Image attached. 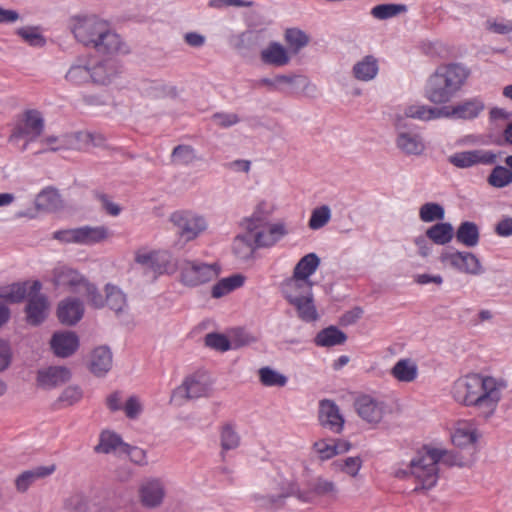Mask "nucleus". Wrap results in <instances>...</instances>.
I'll list each match as a JSON object with an SVG mask.
<instances>
[{"instance_id": "obj_58", "label": "nucleus", "mask_w": 512, "mask_h": 512, "mask_svg": "<svg viewBox=\"0 0 512 512\" xmlns=\"http://www.w3.org/2000/svg\"><path fill=\"white\" fill-rule=\"evenodd\" d=\"M285 40L294 51H299L308 44L309 38L302 30L290 28L285 32Z\"/></svg>"}, {"instance_id": "obj_56", "label": "nucleus", "mask_w": 512, "mask_h": 512, "mask_svg": "<svg viewBox=\"0 0 512 512\" xmlns=\"http://www.w3.org/2000/svg\"><path fill=\"white\" fill-rule=\"evenodd\" d=\"M485 29L491 33L507 35L512 33V20L501 17L489 18L485 21Z\"/></svg>"}, {"instance_id": "obj_10", "label": "nucleus", "mask_w": 512, "mask_h": 512, "mask_svg": "<svg viewBox=\"0 0 512 512\" xmlns=\"http://www.w3.org/2000/svg\"><path fill=\"white\" fill-rule=\"evenodd\" d=\"M44 129V120L41 113L37 110H28L24 113L23 118L14 128L9 137V141L17 143L21 139H25L21 150L25 151L29 142L38 138Z\"/></svg>"}, {"instance_id": "obj_54", "label": "nucleus", "mask_w": 512, "mask_h": 512, "mask_svg": "<svg viewBox=\"0 0 512 512\" xmlns=\"http://www.w3.org/2000/svg\"><path fill=\"white\" fill-rule=\"evenodd\" d=\"M94 448H133L126 444L122 437L111 430H105L100 434L99 444Z\"/></svg>"}, {"instance_id": "obj_8", "label": "nucleus", "mask_w": 512, "mask_h": 512, "mask_svg": "<svg viewBox=\"0 0 512 512\" xmlns=\"http://www.w3.org/2000/svg\"><path fill=\"white\" fill-rule=\"evenodd\" d=\"M179 268L181 281L190 287L207 283L215 279L220 272L217 264H207L199 260H184Z\"/></svg>"}, {"instance_id": "obj_31", "label": "nucleus", "mask_w": 512, "mask_h": 512, "mask_svg": "<svg viewBox=\"0 0 512 512\" xmlns=\"http://www.w3.org/2000/svg\"><path fill=\"white\" fill-rule=\"evenodd\" d=\"M379 73V61L373 55H366L358 60L352 67L353 77L361 82L374 80Z\"/></svg>"}, {"instance_id": "obj_40", "label": "nucleus", "mask_w": 512, "mask_h": 512, "mask_svg": "<svg viewBox=\"0 0 512 512\" xmlns=\"http://www.w3.org/2000/svg\"><path fill=\"white\" fill-rule=\"evenodd\" d=\"M297 311L298 317L305 322H314L318 320L319 314L314 305L313 294L310 296L299 297L288 301Z\"/></svg>"}, {"instance_id": "obj_20", "label": "nucleus", "mask_w": 512, "mask_h": 512, "mask_svg": "<svg viewBox=\"0 0 512 512\" xmlns=\"http://www.w3.org/2000/svg\"><path fill=\"white\" fill-rule=\"evenodd\" d=\"M138 91L145 97L152 99L176 98V86L160 79H142L137 83Z\"/></svg>"}, {"instance_id": "obj_22", "label": "nucleus", "mask_w": 512, "mask_h": 512, "mask_svg": "<svg viewBox=\"0 0 512 512\" xmlns=\"http://www.w3.org/2000/svg\"><path fill=\"white\" fill-rule=\"evenodd\" d=\"M104 138L100 134L87 131H79L71 134H64L61 145L64 149L87 150L90 147L101 146Z\"/></svg>"}, {"instance_id": "obj_9", "label": "nucleus", "mask_w": 512, "mask_h": 512, "mask_svg": "<svg viewBox=\"0 0 512 512\" xmlns=\"http://www.w3.org/2000/svg\"><path fill=\"white\" fill-rule=\"evenodd\" d=\"M354 408L358 416L370 425L380 424L392 412L384 400L366 394L355 399Z\"/></svg>"}, {"instance_id": "obj_7", "label": "nucleus", "mask_w": 512, "mask_h": 512, "mask_svg": "<svg viewBox=\"0 0 512 512\" xmlns=\"http://www.w3.org/2000/svg\"><path fill=\"white\" fill-rule=\"evenodd\" d=\"M176 234L186 242L196 239L208 227L205 217L190 210H179L169 216Z\"/></svg>"}, {"instance_id": "obj_28", "label": "nucleus", "mask_w": 512, "mask_h": 512, "mask_svg": "<svg viewBox=\"0 0 512 512\" xmlns=\"http://www.w3.org/2000/svg\"><path fill=\"white\" fill-rule=\"evenodd\" d=\"M90 63L88 56L76 58L65 74V80L72 85H83L90 82Z\"/></svg>"}, {"instance_id": "obj_59", "label": "nucleus", "mask_w": 512, "mask_h": 512, "mask_svg": "<svg viewBox=\"0 0 512 512\" xmlns=\"http://www.w3.org/2000/svg\"><path fill=\"white\" fill-rule=\"evenodd\" d=\"M221 448H236L240 445V436L230 424H225L220 432Z\"/></svg>"}, {"instance_id": "obj_14", "label": "nucleus", "mask_w": 512, "mask_h": 512, "mask_svg": "<svg viewBox=\"0 0 512 512\" xmlns=\"http://www.w3.org/2000/svg\"><path fill=\"white\" fill-rule=\"evenodd\" d=\"M211 392V382L204 373H196L188 376L184 382L174 390V399L194 400L206 397Z\"/></svg>"}, {"instance_id": "obj_33", "label": "nucleus", "mask_w": 512, "mask_h": 512, "mask_svg": "<svg viewBox=\"0 0 512 512\" xmlns=\"http://www.w3.org/2000/svg\"><path fill=\"white\" fill-rule=\"evenodd\" d=\"M483 435L471 425L464 424L458 427L451 436L454 446L463 448L474 445H484Z\"/></svg>"}, {"instance_id": "obj_17", "label": "nucleus", "mask_w": 512, "mask_h": 512, "mask_svg": "<svg viewBox=\"0 0 512 512\" xmlns=\"http://www.w3.org/2000/svg\"><path fill=\"white\" fill-rule=\"evenodd\" d=\"M497 160V154L491 150L476 149L457 152L448 157V162L461 169L476 165H492Z\"/></svg>"}, {"instance_id": "obj_55", "label": "nucleus", "mask_w": 512, "mask_h": 512, "mask_svg": "<svg viewBox=\"0 0 512 512\" xmlns=\"http://www.w3.org/2000/svg\"><path fill=\"white\" fill-rule=\"evenodd\" d=\"M17 34L33 47H42L46 42L38 27H22L17 30Z\"/></svg>"}, {"instance_id": "obj_6", "label": "nucleus", "mask_w": 512, "mask_h": 512, "mask_svg": "<svg viewBox=\"0 0 512 512\" xmlns=\"http://www.w3.org/2000/svg\"><path fill=\"white\" fill-rule=\"evenodd\" d=\"M254 87H265L268 91L285 95L299 92L308 98H316L319 94L318 87L308 77L300 74H278L273 78H260L254 82Z\"/></svg>"}, {"instance_id": "obj_24", "label": "nucleus", "mask_w": 512, "mask_h": 512, "mask_svg": "<svg viewBox=\"0 0 512 512\" xmlns=\"http://www.w3.org/2000/svg\"><path fill=\"white\" fill-rule=\"evenodd\" d=\"M85 281L82 275L67 266H57L53 270V283L67 287L72 292L81 293Z\"/></svg>"}, {"instance_id": "obj_63", "label": "nucleus", "mask_w": 512, "mask_h": 512, "mask_svg": "<svg viewBox=\"0 0 512 512\" xmlns=\"http://www.w3.org/2000/svg\"><path fill=\"white\" fill-rule=\"evenodd\" d=\"M81 293L86 294L89 302L95 308H102L105 306V300L93 284L85 281Z\"/></svg>"}, {"instance_id": "obj_62", "label": "nucleus", "mask_w": 512, "mask_h": 512, "mask_svg": "<svg viewBox=\"0 0 512 512\" xmlns=\"http://www.w3.org/2000/svg\"><path fill=\"white\" fill-rule=\"evenodd\" d=\"M412 241L416 246L417 254L420 257L427 258L432 254L433 243L426 233L415 236Z\"/></svg>"}, {"instance_id": "obj_50", "label": "nucleus", "mask_w": 512, "mask_h": 512, "mask_svg": "<svg viewBox=\"0 0 512 512\" xmlns=\"http://www.w3.org/2000/svg\"><path fill=\"white\" fill-rule=\"evenodd\" d=\"M259 378L264 386L283 387L287 384V377L270 367H262L259 370Z\"/></svg>"}, {"instance_id": "obj_5", "label": "nucleus", "mask_w": 512, "mask_h": 512, "mask_svg": "<svg viewBox=\"0 0 512 512\" xmlns=\"http://www.w3.org/2000/svg\"><path fill=\"white\" fill-rule=\"evenodd\" d=\"M280 490L277 498L269 497L271 504L286 497H295L301 503L312 504L320 497L335 498L338 493L335 483L323 477L311 480L307 489H301L294 479H285L280 483Z\"/></svg>"}, {"instance_id": "obj_25", "label": "nucleus", "mask_w": 512, "mask_h": 512, "mask_svg": "<svg viewBox=\"0 0 512 512\" xmlns=\"http://www.w3.org/2000/svg\"><path fill=\"white\" fill-rule=\"evenodd\" d=\"M135 261L144 269L151 270L157 274H162L167 269L169 255L166 252L161 251L140 250L135 255Z\"/></svg>"}, {"instance_id": "obj_34", "label": "nucleus", "mask_w": 512, "mask_h": 512, "mask_svg": "<svg viewBox=\"0 0 512 512\" xmlns=\"http://www.w3.org/2000/svg\"><path fill=\"white\" fill-rule=\"evenodd\" d=\"M287 234L286 226L283 223H276L270 225L266 231L260 229L252 235L255 240V246L259 248L272 247Z\"/></svg>"}, {"instance_id": "obj_45", "label": "nucleus", "mask_w": 512, "mask_h": 512, "mask_svg": "<svg viewBox=\"0 0 512 512\" xmlns=\"http://www.w3.org/2000/svg\"><path fill=\"white\" fill-rule=\"evenodd\" d=\"M35 207L42 211H56L61 207V199L54 189H45L35 199Z\"/></svg>"}, {"instance_id": "obj_43", "label": "nucleus", "mask_w": 512, "mask_h": 512, "mask_svg": "<svg viewBox=\"0 0 512 512\" xmlns=\"http://www.w3.org/2000/svg\"><path fill=\"white\" fill-rule=\"evenodd\" d=\"M105 294V304L117 315L126 311L128 308L127 298L119 287L107 284L105 286Z\"/></svg>"}, {"instance_id": "obj_26", "label": "nucleus", "mask_w": 512, "mask_h": 512, "mask_svg": "<svg viewBox=\"0 0 512 512\" xmlns=\"http://www.w3.org/2000/svg\"><path fill=\"white\" fill-rule=\"evenodd\" d=\"M51 348L58 357L71 356L79 346V339L72 331H61L53 334Z\"/></svg>"}, {"instance_id": "obj_47", "label": "nucleus", "mask_w": 512, "mask_h": 512, "mask_svg": "<svg viewBox=\"0 0 512 512\" xmlns=\"http://www.w3.org/2000/svg\"><path fill=\"white\" fill-rule=\"evenodd\" d=\"M419 218L424 223L442 221L445 218L444 207L436 202H426L419 208Z\"/></svg>"}, {"instance_id": "obj_4", "label": "nucleus", "mask_w": 512, "mask_h": 512, "mask_svg": "<svg viewBox=\"0 0 512 512\" xmlns=\"http://www.w3.org/2000/svg\"><path fill=\"white\" fill-rule=\"evenodd\" d=\"M469 75L460 64L443 65L429 77L425 97L434 104L448 102L463 86Z\"/></svg>"}, {"instance_id": "obj_52", "label": "nucleus", "mask_w": 512, "mask_h": 512, "mask_svg": "<svg viewBox=\"0 0 512 512\" xmlns=\"http://www.w3.org/2000/svg\"><path fill=\"white\" fill-rule=\"evenodd\" d=\"M331 219V209L328 205H322L313 209L308 226L312 230L324 227Z\"/></svg>"}, {"instance_id": "obj_38", "label": "nucleus", "mask_w": 512, "mask_h": 512, "mask_svg": "<svg viewBox=\"0 0 512 512\" xmlns=\"http://www.w3.org/2000/svg\"><path fill=\"white\" fill-rule=\"evenodd\" d=\"M391 374L399 382L410 383L418 376V366L414 360L403 358L395 363L391 369Z\"/></svg>"}, {"instance_id": "obj_64", "label": "nucleus", "mask_w": 512, "mask_h": 512, "mask_svg": "<svg viewBox=\"0 0 512 512\" xmlns=\"http://www.w3.org/2000/svg\"><path fill=\"white\" fill-rule=\"evenodd\" d=\"M214 124L221 128H229L240 122V118L236 113L218 112L212 115Z\"/></svg>"}, {"instance_id": "obj_53", "label": "nucleus", "mask_w": 512, "mask_h": 512, "mask_svg": "<svg viewBox=\"0 0 512 512\" xmlns=\"http://www.w3.org/2000/svg\"><path fill=\"white\" fill-rule=\"evenodd\" d=\"M172 161L179 165H189L198 159L195 150L189 145H178L172 151Z\"/></svg>"}, {"instance_id": "obj_57", "label": "nucleus", "mask_w": 512, "mask_h": 512, "mask_svg": "<svg viewBox=\"0 0 512 512\" xmlns=\"http://www.w3.org/2000/svg\"><path fill=\"white\" fill-rule=\"evenodd\" d=\"M266 216L258 207V209L248 218H245L241 225L243 229L251 234H254L256 231L263 228V226L266 224Z\"/></svg>"}, {"instance_id": "obj_36", "label": "nucleus", "mask_w": 512, "mask_h": 512, "mask_svg": "<svg viewBox=\"0 0 512 512\" xmlns=\"http://www.w3.org/2000/svg\"><path fill=\"white\" fill-rule=\"evenodd\" d=\"M262 62L276 67L285 66L289 63L290 57L286 49L277 42H272L263 49L260 54Z\"/></svg>"}, {"instance_id": "obj_1", "label": "nucleus", "mask_w": 512, "mask_h": 512, "mask_svg": "<svg viewBox=\"0 0 512 512\" xmlns=\"http://www.w3.org/2000/svg\"><path fill=\"white\" fill-rule=\"evenodd\" d=\"M473 458L464 456L461 450H418V454L411 459L405 469H398L395 476L398 478L413 477L417 482L415 492L433 488L439 478V466L464 467L472 463Z\"/></svg>"}, {"instance_id": "obj_41", "label": "nucleus", "mask_w": 512, "mask_h": 512, "mask_svg": "<svg viewBox=\"0 0 512 512\" xmlns=\"http://www.w3.org/2000/svg\"><path fill=\"white\" fill-rule=\"evenodd\" d=\"M431 242L436 245H446L451 242L454 237V228L449 222H439L425 231Z\"/></svg>"}, {"instance_id": "obj_18", "label": "nucleus", "mask_w": 512, "mask_h": 512, "mask_svg": "<svg viewBox=\"0 0 512 512\" xmlns=\"http://www.w3.org/2000/svg\"><path fill=\"white\" fill-rule=\"evenodd\" d=\"M485 109L484 101L479 97L465 99L454 106L442 107V118L473 120Z\"/></svg>"}, {"instance_id": "obj_60", "label": "nucleus", "mask_w": 512, "mask_h": 512, "mask_svg": "<svg viewBox=\"0 0 512 512\" xmlns=\"http://www.w3.org/2000/svg\"><path fill=\"white\" fill-rule=\"evenodd\" d=\"M205 343L208 347L225 352L232 348L231 340L225 335L218 333H209L205 337Z\"/></svg>"}, {"instance_id": "obj_32", "label": "nucleus", "mask_w": 512, "mask_h": 512, "mask_svg": "<svg viewBox=\"0 0 512 512\" xmlns=\"http://www.w3.org/2000/svg\"><path fill=\"white\" fill-rule=\"evenodd\" d=\"M90 81L95 84L108 85L119 74L117 64L112 60L98 62L96 65L90 63Z\"/></svg>"}, {"instance_id": "obj_44", "label": "nucleus", "mask_w": 512, "mask_h": 512, "mask_svg": "<svg viewBox=\"0 0 512 512\" xmlns=\"http://www.w3.org/2000/svg\"><path fill=\"white\" fill-rule=\"evenodd\" d=\"M245 277L241 274H234L222 278L212 287V297L221 298L244 284Z\"/></svg>"}, {"instance_id": "obj_15", "label": "nucleus", "mask_w": 512, "mask_h": 512, "mask_svg": "<svg viewBox=\"0 0 512 512\" xmlns=\"http://www.w3.org/2000/svg\"><path fill=\"white\" fill-rule=\"evenodd\" d=\"M41 288L42 284L39 281H32L25 308L27 322L31 325L42 323L47 316L49 303L47 297L40 293Z\"/></svg>"}, {"instance_id": "obj_19", "label": "nucleus", "mask_w": 512, "mask_h": 512, "mask_svg": "<svg viewBox=\"0 0 512 512\" xmlns=\"http://www.w3.org/2000/svg\"><path fill=\"white\" fill-rule=\"evenodd\" d=\"M318 420L323 428L334 433H340L345 423L338 405L329 399H323L319 402Z\"/></svg>"}, {"instance_id": "obj_2", "label": "nucleus", "mask_w": 512, "mask_h": 512, "mask_svg": "<svg viewBox=\"0 0 512 512\" xmlns=\"http://www.w3.org/2000/svg\"><path fill=\"white\" fill-rule=\"evenodd\" d=\"M69 29L75 40L100 54L127 53L128 49L120 36L106 20L96 15H77L70 19Z\"/></svg>"}, {"instance_id": "obj_39", "label": "nucleus", "mask_w": 512, "mask_h": 512, "mask_svg": "<svg viewBox=\"0 0 512 512\" xmlns=\"http://www.w3.org/2000/svg\"><path fill=\"white\" fill-rule=\"evenodd\" d=\"M31 283L30 281L17 282L0 287V299L9 303H20L29 297Z\"/></svg>"}, {"instance_id": "obj_21", "label": "nucleus", "mask_w": 512, "mask_h": 512, "mask_svg": "<svg viewBox=\"0 0 512 512\" xmlns=\"http://www.w3.org/2000/svg\"><path fill=\"white\" fill-rule=\"evenodd\" d=\"M71 378L70 370L65 366H49L38 370L36 382L38 387L50 390L56 388Z\"/></svg>"}, {"instance_id": "obj_51", "label": "nucleus", "mask_w": 512, "mask_h": 512, "mask_svg": "<svg viewBox=\"0 0 512 512\" xmlns=\"http://www.w3.org/2000/svg\"><path fill=\"white\" fill-rule=\"evenodd\" d=\"M406 6L401 4H380L372 8L371 15L379 20H386L405 12Z\"/></svg>"}, {"instance_id": "obj_61", "label": "nucleus", "mask_w": 512, "mask_h": 512, "mask_svg": "<svg viewBox=\"0 0 512 512\" xmlns=\"http://www.w3.org/2000/svg\"><path fill=\"white\" fill-rule=\"evenodd\" d=\"M257 338L242 328H237L232 331L231 345L232 348H240L255 343Z\"/></svg>"}, {"instance_id": "obj_30", "label": "nucleus", "mask_w": 512, "mask_h": 512, "mask_svg": "<svg viewBox=\"0 0 512 512\" xmlns=\"http://www.w3.org/2000/svg\"><path fill=\"white\" fill-rule=\"evenodd\" d=\"M113 364V356L109 347L99 346L95 348L89 361L90 371L98 377L104 376L110 371Z\"/></svg>"}, {"instance_id": "obj_48", "label": "nucleus", "mask_w": 512, "mask_h": 512, "mask_svg": "<svg viewBox=\"0 0 512 512\" xmlns=\"http://www.w3.org/2000/svg\"><path fill=\"white\" fill-rule=\"evenodd\" d=\"M255 246V240L251 233L245 232L244 234L236 236L233 243V250L235 254L241 258L250 256Z\"/></svg>"}, {"instance_id": "obj_46", "label": "nucleus", "mask_w": 512, "mask_h": 512, "mask_svg": "<svg viewBox=\"0 0 512 512\" xmlns=\"http://www.w3.org/2000/svg\"><path fill=\"white\" fill-rule=\"evenodd\" d=\"M320 264V258L315 253H309L302 257L293 270V275L304 279H310V276L317 270Z\"/></svg>"}, {"instance_id": "obj_35", "label": "nucleus", "mask_w": 512, "mask_h": 512, "mask_svg": "<svg viewBox=\"0 0 512 512\" xmlns=\"http://www.w3.org/2000/svg\"><path fill=\"white\" fill-rule=\"evenodd\" d=\"M54 464L49 466H38L31 470L24 471L15 480L16 488L19 492H25L29 486L37 479L51 475L55 471Z\"/></svg>"}, {"instance_id": "obj_49", "label": "nucleus", "mask_w": 512, "mask_h": 512, "mask_svg": "<svg viewBox=\"0 0 512 512\" xmlns=\"http://www.w3.org/2000/svg\"><path fill=\"white\" fill-rule=\"evenodd\" d=\"M488 183L495 188H503L512 183V172L508 167L496 166L488 177Z\"/></svg>"}, {"instance_id": "obj_29", "label": "nucleus", "mask_w": 512, "mask_h": 512, "mask_svg": "<svg viewBox=\"0 0 512 512\" xmlns=\"http://www.w3.org/2000/svg\"><path fill=\"white\" fill-rule=\"evenodd\" d=\"M312 286L313 283L310 279H304L292 275L282 284V293L287 301L295 300L296 298L310 296V294H313Z\"/></svg>"}, {"instance_id": "obj_16", "label": "nucleus", "mask_w": 512, "mask_h": 512, "mask_svg": "<svg viewBox=\"0 0 512 512\" xmlns=\"http://www.w3.org/2000/svg\"><path fill=\"white\" fill-rule=\"evenodd\" d=\"M442 118V107H430L420 103L408 104L399 108L393 116L394 124L408 125L407 119L430 121Z\"/></svg>"}, {"instance_id": "obj_42", "label": "nucleus", "mask_w": 512, "mask_h": 512, "mask_svg": "<svg viewBox=\"0 0 512 512\" xmlns=\"http://www.w3.org/2000/svg\"><path fill=\"white\" fill-rule=\"evenodd\" d=\"M456 240L464 246L471 248L479 243V228L474 222H462L454 233Z\"/></svg>"}, {"instance_id": "obj_23", "label": "nucleus", "mask_w": 512, "mask_h": 512, "mask_svg": "<svg viewBox=\"0 0 512 512\" xmlns=\"http://www.w3.org/2000/svg\"><path fill=\"white\" fill-rule=\"evenodd\" d=\"M139 496L143 506L147 508L158 507L165 496V489L162 481L156 478L143 481L139 489Z\"/></svg>"}, {"instance_id": "obj_12", "label": "nucleus", "mask_w": 512, "mask_h": 512, "mask_svg": "<svg viewBox=\"0 0 512 512\" xmlns=\"http://www.w3.org/2000/svg\"><path fill=\"white\" fill-rule=\"evenodd\" d=\"M440 261L458 272L468 275L478 276L485 272L479 258L468 251H444L440 256Z\"/></svg>"}, {"instance_id": "obj_27", "label": "nucleus", "mask_w": 512, "mask_h": 512, "mask_svg": "<svg viewBox=\"0 0 512 512\" xmlns=\"http://www.w3.org/2000/svg\"><path fill=\"white\" fill-rule=\"evenodd\" d=\"M57 313L61 323L74 325L82 318L84 306L81 300L69 297L59 303Z\"/></svg>"}, {"instance_id": "obj_37", "label": "nucleus", "mask_w": 512, "mask_h": 512, "mask_svg": "<svg viewBox=\"0 0 512 512\" xmlns=\"http://www.w3.org/2000/svg\"><path fill=\"white\" fill-rule=\"evenodd\" d=\"M346 334L336 326H329L320 330L314 338L315 345L319 347H333L346 342Z\"/></svg>"}, {"instance_id": "obj_3", "label": "nucleus", "mask_w": 512, "mask_h": 512, "mask_svg": "<svg viewBox=\"0 0 512 512\" xmlns=\"http://www.w3.org/2000/svg\"><path fill=\"white\" fill-rule=\"evenodd\" d=\"M505 385L493 377H481L477 374L466 375L454 382V399L467 406H476L485 417L495 410Z\"/></svg>"}, {"instance_id": "obj_13", "label": "nucleus", "mask_w": 512, "mask_h": 512, "mask_svg": "<svg viewBox=\"0 0 512 512\" xmlns=\"http://www.w3.org/2000/svg\"><path fill=\"white\" fill-rule=\"evenodd\" d=\"M396 148L406 156H420L426 145L422 135L410 125L394 124Z\"/></svg>"}, {"instance_id": "obj_11", "label": "nucleus", "mask_w": 512, "mask_h": 512, "mask_svg": "<svg viewBox=\"0 0 512 512\" xmlns=\"http://www.w3.org/2000/svg\"><path fill=\"white\" fill-rule=\"evenodd\" d=\"M108 236V229L104 226H83L75 229L60 230L54 233V238L65 243L92 245L99 243Z\"/></svg>"}]
</instances>
